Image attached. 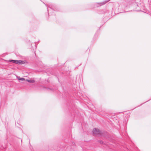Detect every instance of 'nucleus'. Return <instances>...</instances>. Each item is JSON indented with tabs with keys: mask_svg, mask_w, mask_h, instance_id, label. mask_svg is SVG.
<instances>
[{
	"mask_svg": "<svg viewBox=\"0 0 151 151\" xmlns=\"http://www.w3.org/2000/svg\"><path fill=\"white\" fill-rule=\"evenodd\" d=\"M93 132L94 135H97L101 134V131L98 129H94L93 130Z\"/></svg>",
	"mask_w": 151,
	"mask_h": 151,
	"instance_id": "obj_1",
	"label": "nucleus"
},
{
	"mask_svg": "<svg viewBox=\"0 0 151 151\" xmlns=\"http://www.w3.org/2000/svg\"><path fill=\"white\" fill-rule=\"evenodd\" d=\"M10 62H12L16 64H22V62H23V61L21 60H12L10 61Z\"/></svg>",
	"mask_w": 151,
	"mask_h": 151,
	"instance_id": "obj_2",
	"label": "nucleus"
},
{
	"mask_svg": "<svg viewBox=\"0 0 151 151\" xmlns=\"http://www.w3.org/2000/svg\"><path fill=\"white\" fill-rule=\"evenodd\" d=\"M109 1H105L104 2H103L101 3H99V4H100V6L103 5L104 4H105L107 2H108Z\"/></svg>",
	"mask_w": 151,
	"mask_h": 151,
	"instance_id": "obj_3",
	"label": "nucleus"
},
{
	"mask_svg": "<svg viewBox=\"0 0 151 151\" xmlns=\"http://www.w3.org/2000/svg\"><path fill=\"white\" fill-rule=\"evenodd\" d=\"M27 81L29 82L30 83H34L35 82V81L34 80H27Z\"/></svg>",
	"mask_w": 151,
	"mask_h": 151,
	"instance_id": "obj_4",
	"label": "nucleus"
},
{
	"mask_svg": "<svg viewBox=\"0 0 151 151\" xmlns=\"http://www.w3.org/2000/svg\"><path fill=\"white\" fill-rule=\"evenodd\" d=\"M18 79L19 80H22V81H24L25 80V79L22 78H18Z\"/></svg>",
	"mask_w": 151,
	"mask_h": 151,
	"instance_id": "obj_5",
	"label": "nucleus"
}]
</instances>
